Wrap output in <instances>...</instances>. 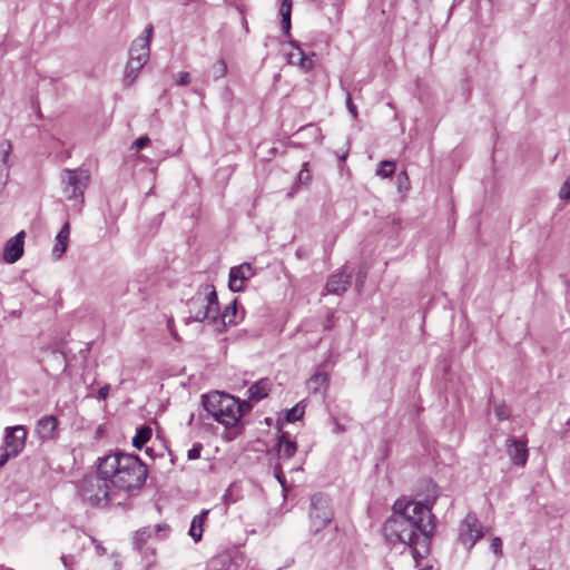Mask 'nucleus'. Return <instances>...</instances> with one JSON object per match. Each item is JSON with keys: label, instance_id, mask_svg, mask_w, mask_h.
I'll return each mask as SVG.
<instances>
[{"label": "nucleus", "instance_id": "nucleus-18", "mask_svg": "<svg viewBox=\"0 0 570 570\" xmlns=\"http://www.w3.org/2000/svg\"><path fill=\"white\" fill-rule=\"evenodd\" d=\"M169 531V525L166 523H160L155 527H145L139 529L136 532L134 544L137 549H141L142 544L147 542L153 534H159L160 532L167 533Z\"/></svg>", "mask_w": 570, "mask_h": 570}, {"label": "nucleus", "instance_id": "nucleus-20", "mask_svg": "<svg viewBox=\"0 0 570 570\" xmlns=\"http://www.w3.org/2000/svg\"><path fill=\"white\" fill-rule=\"evenodd\" d=\"M150 48L147 39H135L129 50V58L146 63L149 58Z\"/></svg>", "mask_w": 570, "mask_h": 570}, {"label": "nucleus", "instance_id": "nucleus-6", "mask_svg": "<svg viewBox=\"0 0 570 570\" xmlns=\"http://www.w3.org/2000/svg\"><path fill=\"white\" fill-rule=\"evenodd\" d=\"M308 515L313 533H318L325 529L334 518L330 498L322 493L314 494L311 498Z\"/></svg>", "mask_w": 570, "mask_h": 570}, {"label": "nucleus", "instance_id": "nucleus-2", "mask_svg": "<svg viewBox=\"0 0 570 570\" xmlns=\"http://www.w3.org/2000/svg\"><path fill=\"white\" fill-rule=\"evenodd\" d=\"M99 470L108 476L121 503L131 490H139L146 482L147 466L136 454L115 452L99 458Z\"/></svg>", "mask_w": 570, "mask_h": 570}, {"label": "nucleus", "instance_id": "nucleus-41", "mask_svg": "<svg viewBox=\"0 0 570 570\" xmlns=\"http://www.w3.org/2000/svg\"><path fill=\"white\" fill-rule=\"evenodd\" d=\"M274 476L276 478V480L279 482V484L282 487L285 485V482H286V479H285V475L283 473V469H282V465L279 463H277L275 466H274Z\"/></svg>", "mask_w": 570, "mask_h": 570}, {"label": "nucleus", "instance_id": "nucleus-17", "mask_svg": "<svg viewBox=\"0 0 570 570\" xmlns=\"http://www.w3.org/2000/svg\"><path fill=\"white\" fill-rule=\"evenodd\" d=\"M229 394L222 392H212L209 394L203 395V406L208 415L215 416L217 415L218 409L223 407L225 403V399H228Z\"/></svg>", "mask_w": 570, "mask_h": 570}, {"label": "nucleus", "instance_id": "nucleus-45", "mask_svg": "<svg viewBox=\"0 0 570 570\" xmlns=\"http://www.w3.org/2000/svg\"><path fill=\"white\" fill-rule=\"evenodd\" d=\"M153 31H154V27H153V24H149L145 29L144 35L138 37L137 39H147L148 40V46L150 47V39H151V36H153Z\"/></svg>", "mask_w": 570, "mask_h": 570}, {"label": "nucleus", "instance_id": "nucleus-7", "mask_svg": "<svg viewBox=\"0 0 570 570\" xmlns=\"http://www.w3.org/2000/svg\"><path fill=\"white\" fill-rule=\"evenodd\" d=\"M484 535L483 527L474 513H468L459 527L458 541L468 550Z\"/></svg>", "mask_w": 570, "mask_h": 570}, {"label": "nucleus", "instance_id": "nucleus-16", "mask_svg": "<svg viewBox=\"0 0 570 570\" xmlns=\"http://www.w3.org/2000/svg\"><path fill=\"white\" fill-rule=\"evenodd\" d=\"M351 277H352V274L346 273L345 271L333 274L328 278L326 286H325L327 293L336 294V295L343 294L347 289L348 285L351 284Z\"/></svg>", "mask_w": 570, "mask_h": 570}, {"label": "nucleus", "instance_id": "nucleus-12", "mask_svg": "<svg viewBox=\"0 0 570 570\" xmlns=\"http://www.w3.org/2000/svg\"><path fill=\"white\" fill-rule=\"evenodd\" d=\"M59 421L55 415H45L36 423L35 433L41 442L57 439Z\"/></svg>", "mask_w": 570, "mask_h": 570}, {"label": "nucleus", "instance_id": "nucleus-26", "mask_svg": "<svg viewBox=\"0 0 570 570\" xmlns=\"http://www.w3.org/2000/svg\"><path fill=\"white\" fill-rule=\"evenodd\" d=\"M330 377L325 372H317L308 380V389L318 393L322 389H326L328 386Z\"/></svg>", "mask_w": 570, "mask_h": 570}, {"label": "nucleus", "instance_id": "nucleus-35", "mask_svg": "<svg viewBox=\"0 0 570 570\" xmlns=\"http://www.w3.org/2000/svg\"><path fill=\"white\" fill-rule=\"evenodd\" d=\"M397 187L400 190H409L410 189V178L406 171H401L397 175Z\"/></svg>", "mask_w": 570, "mask_h": 570}, {"label": "nucleus", "instance_id": "nucleus-30", "mask_svg": "<svg viewBox=\"0 0 570 570\" xmlns=\"http://www.w3.org/2000/svg\"><path fill=\"white\" fill-rule=\"evenodd\" d=\"M12 151V145L9 140H2L0 142L1 163L8 166L9 157Z\"/></svg>", "mask_w": 570, "mask_h": 570}, {"label": "nucleus", "instance_id": "nucleus-43", "mask_svg": "<svg viewBox=\"0 0 570 570\" xmlns=\"http://www.w3.org/2000/svg\"><path fill=\"white\" fill-rule=\"evenodd\" d=\"M17 455L11 454V451L4 448L0 453V469L8 462L9 459L16 458Z\"/></svg>", "mask_w": 570, "mask_h": 570}, {"label": "nucleus", "instance_id": "nucleus-33", "mask_svg": "<svg viewBox=\"0 0 570 570\" xmlns=\"http://www.w3.org/2000/svg\"><path fill=\"white\" fill-rule=\"evenodd\" d=\"M312 179V175L308 170V163H304L302 169L297 175V184L307 185Z\"/></svg>", "mask_w": 570, "mask_h": 570}, {"label": "nucleus", "instance_id": "nucleus-31", "mask_svg": "<svg viewBox=\"0 0 570 570\" xmlns=\"http://www.w3.org/2000/svg\"><path fill=\"white\" fill-rule=\"evenodd\" d=\"M303 414H304V407L301 406L299 404H296L295 406H293L292 409H289L287 411L285 420L287 422H295L298 419H301L303 416Z\"/></svg>", "mask_w": 570, "mask_h": 570}, {"label": "nucleus", "instance_id": "nucleus-23", "mask_svg": "<svg viewBox=\"0 0 570 570\" xmlns=\"http://www.w3.org/2000/svg\"><path fill=\"white\" fill-rule=\"evenodd\" d=\"M271 383L268 379H262L248 389L249 402L257 403L268 396Z\"/></svg>", "mask_w": 570, "mask_h": 570}, {"label": "nucleus", "instance_id": "nucleus-11", "mask_svg": "<svg viewBox=\"0 0 570 570\" xmlns=\"http://www.w3.org/2000/svg\"><path fill=\"white\" fill-rule=\"evenodd\" d=\"M255 275V271L249 263H243L234 266L229 271L228 287L232 292H240L246 281Z\"/></svg>", "mask_w": 570, "mask_h": 570}, {"label": "nucleus", "instance_id": "nucleus-50", "mask_svg": "<svg viewBox=\"0 0 570 570\" xmlns=\"http://www.w3.org/2000/svg\"><path fill=\"white\" fill-rule=\"evenodd\" d=\"M146 453H147L148 455H151V453H153V449L147 448V449H146Z\"/></svg>", "mask_w": 570, "mask_h": 570}, {"label": "nucleus", "instance_id": "nucleus-37", "mask_svg": "<svg viewBox=\"0 0 570 570\" xmlns=\"http://www.w3.org/2000/svg\"><path fill=\"white\" fill-rule=\"evenodd\" d=\"M190 82V75L187 71L178 72L175 76V83L177 86H187Z\"/></svg>", "mask_w": 570, "mask_h": 570}, {"label": "nucleus", "instance_id": "nucleus-48", "mask_svg": "<svg viewBox=\"0 0 570 570\" xmlns=\"http://www.w3.org/2000/svg\"><path fill=\"white\" fill-rule=\"evenodd\" d=\"M333 326H334L333 314H328L327 315V320H326V322L324 324V330L330 331V330L333 328Z\"/></svg>", "mask_w": 570, "mask_h": 570}, {"label": "nucleus", "instance_id": "nucleus-29", "mask_svg": "<svg viewBox=\"0 0 570 570\" xmlns=\"http://www.w3.org/2000/svg\"><path fill=\"white\" fill-rule=\"evenodd\" d=\"M395 173V163L392 160H382L376 169V175L382 178L392 177Z\"/></svg>", "mask_w": 570, "mask_h": 570}, {"label": "nucleus", "instance_id": "nucleus-28", "mask_svg": "<svg viewBox=\"0 0 570 570\" xmlns=\"http://www.w3.org/2000/svg\"><path fill=\"white\" fill-rule=\"evenodd\" d=\"M144 66H145L144 63L135 61L129 58L126 69H125V77H124V81L127 86L131 85L135 81V79L138 76L139 70Z\"/></svg>", "mask_w": 570, "mask_h": 570}, {"label": "nucleus", "instance_id": "nucleus-47", "mask_svg": "<svg viewBox=\"0 0 570 570\" xmlns=\"http://www.w3.org/2000/svg\"><path fill=\"white\" fill-rule=\"evenodd\" d=\"M252 403L253 402H249V400L242 402L238 401V404L242 405V416L252 409Z\"/></svg>", "mask_w": 570, "mask_h": 570}, {"label": "nucleus", "instance_id": "nucleus-40", "mask_svg": "<svg viewBox=\"0 0 570 570\" xmlns=\"http://www.w3.org/2000/svg\"><path fill=\"white\" fill-rule=\"evenodd\" d=\"M149 141H150V139L148 136H141L134 141L132 148L136 150H141L149 144Z\"/></svg>", "mask_w": 570, "mask_h": 570}, {"label": "nucleus", "instance_id": "nucleus-14", "mask_svg": "<svg viewBox=\"0 0 570 570\" xmlns=\"http://www.w3.org/2000/svg\"><path fill=\"white\" fill-rule=\"evenodd\" d=\"M24 237L26 233L21 230L7 242L3 250V259L7 263L13 264L22 256Z\"/></svg>", "mask_w": 570, "mask_h": 570}, {"label": "nucleus", "instance_id": "nucleus-36", "mask_svg": "<svg viewBox=\"0 0 570 570\" xmlns=\"http://www.w3.org/2000/svg\"><path fill=\"white\" fill-rule=\"evenodd\" d=\"M203 450V444L196 442L193 444V448L188 450L187 458L188 460H197L200 456V452Z\"/></svg>", "mask_w": 570, "mask_h": 570}, {"label": "nucleus", "instance_id": "nucleus-34", "mask_svg": "<svg viewBox=\"0 0 570 570\" xmlns=\"http://www.w3.org/2000/svg\"><path fill=\"white\" fill-rule=\"evenodd\" d=\"M494 413L499 421L508 420L510 416V410L508 406L503 403L497 404L494 406Z\"/></svg>", "mask_w": 570, "mask_h": 570}, {"label": "nucleus", "instance_id": "nucleus-15", "mask_svg": "<svg viewBox=\"0 0 570 570\" xmlns=\"http://www.w3.org/2000/svg\"><path fill=\"white\" fill-rule=\"evenodd\" d=\"M507 452L515 465H524L528 461L529 451L525 441L510 438L507 440Z\"/></svg>", "mask_w": 570, "mask_h": 570}, {"label": "nucleus", "instance_id": "nucleus-24", "mask_svg": "<svg viewBox=\"0 0 570 570\" xmlns=\"http://www.w3.org/2000/svg\"><path fill=\"white\" fill-rule=\"evenodd\" d=\"M209 512H210L209 509L203 510L199 514L195 515L191 520L189 535L193 538V540L195 542H198L202 540L203 532H204V524H205V521H206Z\"/></svg>", "mask_w": 570, "mask_h": 570}, {"label": "nucleus", "instance_id": "nucleus-46", "mask_svg": "<svg viewBox=\"0 0 570 570\" xmlns=\"http://www.w3.org/2000/svg\"><path fill=\"white\" fill-rule=\"evenodd\" d=\"M110 386L108 384L99 389L97 397L99 400H106L109 395Z\"/></svg>", "mask_w": 570, "mask_h": 570}, {"label": "nucleus", "instance_id": "nucleus-38", "mask_svg": "<svg viewBox=\"0 0 570 570\" xmlns=\"http://www.w3.org/2000/svg\"><path fill=\"white\" fill-rule=\"evenodd\" d=\"M560 198L569 202L570 200V175L568 176L567 180L563 183L560 189Z\"/></svg>", "mask_w": 570, "mask_h": 570}, {"label": "nucleus", "instance_id": "nucleus-10", "mask_svg": "<svg viewBox=\"0 0 570 570\" xmlns=\"http://www.w3.org/2000/svg\"><path fill=\"white\" fill-rule=\"evenodd\" d=\"M28 431L24 425L9 426L4 431V448L11 451V454L19 455L24 446Z\"/></svg>", "mask_w": 570, "mask_h": 570}, {"label": "nucleus", "instance_id": "nucleus-27", "mask_svg": "<svg viewBox=\"0 0 570 570\" xmlns=\"http://www.w3.org/2000/svg\"><path fill=\"white\" fill-rule=\"evenodd\" d=\"M151 433V428L146 424L140 425L132 438V445L138 450L142 449V446L150 440Z\"/></svg>", "mask_w": 570, "mask_h": 570}, {"label": "nucleus", "instance_id": "nucleus-9", "mask_svg": "<svg viewBox=\"0 0 570 570\" xmlns=\"http://www.w3.org/2000/svg\"><path fill=\"white\" fill-rule=\"evenodd\" d=\"M244 317V312L239 313L237 308V298L225 307L222 314L219 311L213 314L212 324L217 326L219 332H223L228 326H234L239 323Z\"/></svg>", "mask_w": 570, "mask_h": 570}, {"label": "nucleus", "instance_id": "nucleus-25", "mask_svg": "<svg viewBox=\"0 0 570 570\" xmlns=\"http://www.w3.org/2000/svg\"><path fill=\"white\" fill-rule=\"evenodd\" d=\"M292 0H283L279 8V13L282 17V30L286 36H289L291 32V13H292Z\"/></svg>", "mask_w": 570, "mask_h": 570}, {"label": "nucleus", "instance_id": "nucleus-51", "mask_svg": "<svg viewBox=\"0 0 570 570\" xmlns=\"http://www.w3.org/2000/svg\"><path fill=\"white\" fill-rule=\"evenodd\" d=\"M97 549H98V551H99V553H100V554L105 553V549H104V548H101V547H97Z\"/></svg>", "mask_w": 570, "mask_h": 570}, {"label": "nucleus", "instance_id": "nucleus-32", "mask_svg": "<svg viewBox=\"0 0 570 570\" xmlns=\"http://www.w3.org/2000/svg\"><path fill=\"white\" fill-rule=\"evenodd\" d=\"M227 72V66L224 60H218L213 65V77L215 80L223 78Z\"/></svg>", "mask_w": 570, "mask_h": 570}, {"label": "nucleus", "instance_id": "nucleus-3", "mask_svg": "<svg viewBox=\"0 0 570 570\" xmlns=\"http://www.w3.org/2000/svg\"><path fill=\"white\" fill-rule=\"evenodd\" d=\"M78 494L82 502L92 508L121 505L118 491L114 490L109 478L101 474L99 465L96 473L87 474L79 482Z\"/></svg>", "mask_w": 570, "mask_h": 570}, {"label": "nucleus", "instance_id": "nucleus-1", "mask_svg": "<svg viewBox=\"0 0 570 570\" xmlns=\"http://www.w3.org/2000/svg\"><path fill=\"white\" fill-rule=\"evenodd\" d=\"M428 494L422 502L397 499L392 515L384 522L383 533L391 544L403 543L411 549L413 558H425L430 552L431 539L435 531L432 508L438 498V485L424 481Z\"/></svg>", "mask_w": 570, "mask_h": 570}, {"label": "nucleus", "instance_id": "nucleus-44", "mask_svg": "<svg viewBox=\"0 0 570 570\" xmlns=\"http://www.w3.org/2000/svg\"><path fill=\"white\" fill-rule=\"evenodd\" d=\"M346 107H347L348 111L351 112V115L353 116V118H356L357 109H356V106L353 104L350 94H347V96H346Z\"/></svg>", "mask_w": 570, "mask_h": 570}, {"label": "nucleus", "instance_id": "nucleus-53", "mask_svg": "<svg viewBox=\"0 0 570 570\" xmlns=\"http://www.w3.org/2000/svg\"><path fill=\"white\" fill-rule=\"evenodd\" d=\"M193 421H194V414H191V415H190V419H189V422H188V423H189V424H191V423H193Z\"/></svg>", "mask_w": 570, "mask_h": 570}, {"label": "nucleus", "instance_id": "nucleus-49", "mask_svg": "<svg viewBox=\"0 0 570 570\" xmlns=\"http://www.w3.org/2000/svg\"><path fill=\"white\" fill-rule=\"evenodd\" d=\"M341 160H345L347 157V153H344L343 155L338 156Z\"/></svg>", "mask_w": 570, "mask_h": 570}, {"label": "nucleus", "instance_id": "nucleus-4", "mask_svg": "<svg viewBox=\"0 0 570 570\" xmlns=\"http://www.w3.org/2000/svg\"><path fill=\"white\" fill-rule=\"evenodd\" d=\"M189 314L186 323L205 322L212 323L214 313L219 311V303L216 288L213 284H202L198 286L194 296L186 302Z\"/></svg>", "mask_w": 570, "mask_h": 570}, {"label": "nucleus", "instance_id": "nucleus-39", "mask_svg": "<svg viewBox=\"0 0 570 570\" xmlns=\"http://www.w3.org/2000/svg\"><path fill=\"white\" fill-rule=\"evenodd\" d=\"M490 549L497 557H502V541L499 537H494L491 540Z\"/></svg>", "mask_w": 570, "mask_h": 570}, {"label": "nucleus", "instance_id": "nucleus-5", "mask_svg": "<svg viewBox=\"0 0 570 570\" xmlns=\"http://www.w3.org/2000/svg\"><path fill=\"white\" fill-rule=\"evenodd\" d=\"M90 176L83 169H65L61 175L62 190L68 200H76V212L81 210L83 193L89 184Z\"/></svg>", "mask_w": 570, "mask_h": 570}, {"label": "nucleus", "instance_id": "nucleus-8", "mask_svg": "<svg viewBox=\"0 0 570 570\" xmlns=\"http://www.w3.org/2000/svg\"><path fill=\"white\" fill-rule=\"evenodd\" d=\"M214 419L226 428L236 426L242 419V405L238 404V400L232 395L225 399L223 407L218 409Z\"/></svg>", "mask_w": 570, "mask_h": 570}, {"label": "nucleus", "instance_id": "nucleus-13", "mask_svg": "<svg viewBox=\"0 0 570 570\" xmlns=\"http://www.w3.org/2000/svg\"><path fill=\"white\" fill-rule=\"evenodd\" d=\"M289 45L293 50L287 53V61L291 65L298 66L301 69L308 71L314 67L315 53L306 55L296 40H291Z\"/></svg>", "mask_w": 570, "mask_h": 570}, {"label": "nucleus", "instance_id": "nucleus-21", "mask_svg": "<svg viewBox=\"0 0 570 570\" xmlns=\"http://www.w3.org/2000/svg\"><path fill=\"white\" fill-rule=\"evenodd\" d=\"M297 444L288 438L287 433H282L277 441V454L279 460H289L295 455Z\"/></svg>", "mask_w": 570, "mask_h": 570}, {"label": "nucleus", "instance_id": "nucleus-19", "mask_svg": "<svg viewBox=\"0 0 570 570\" xmlns=\"http://www.w3.org/2000/svg\"><path fill=\"white\" fill-rule=\"evenodd\" d=\"M70 236V223L66 222L56 236V244L52 249V256L56 259L61 258L68 248Z\"/></svg>", "mask_w": 570, "mask_h": 570}, {"label": "nucleus", "instance_id": "nucleus-22", "mask_svg": "<svg viewBox=\"0 0 570 570\" xmlns=\"http://www.w3.org/2000/svg\"><path fill=\"white\" fill-rule=\"evenodd\" d=\"M237 566L229 553H220L213 557L207 563L205 570H236Z\"/></svg>", "mask_w": 570, "mask_h": 570}, {"label": "nucleus", "instance_id": "nucleus-52", "mask_svg": "<svg viewBox=\"0 0 570 570\" xmlns=\"http://www.w3.org/2000/svg\"><path fill=\"white\" fill-rule=\"evenodd\" d=\"M61 560H62L63 564L67 567V557H65V556H63V557L61 558Z\"/></svg>", "mask_w": 570, "mask_h": 570}, {"label": "nucleus", "instance_id": "nucleus-42", "mask_svg": "<svg viewBox=\"0 0 570 570\" xmlns=\"http://www.w3.org/2000/svg\"><path fill=\"white\" fill-rule=\"evenodd\" d=\"M365 278H366V272L364 271H360L356 275V279H355V287L358 292H361L363 285H364V282H365Z\"/></svg>", "mask_w": 570, "mask_h": 570}]
</instances>
